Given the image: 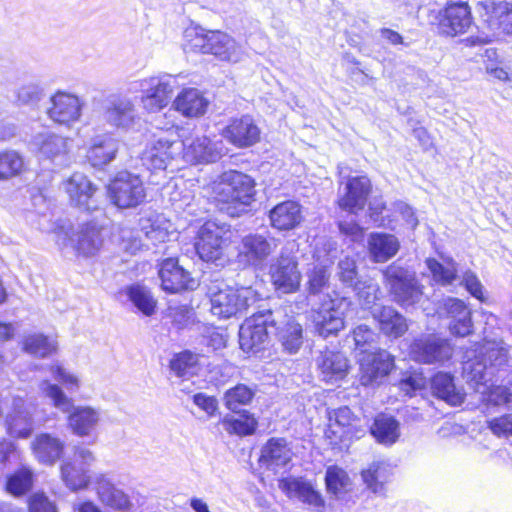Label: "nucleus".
Listing matches in <instances>:
<instances>
[{
  "instance_id": "obj_1",
  "label": "nucleus",
  "mask_w": 512,
  "mask_h": 512,
  "mask_svg": "<svg viewBox=\"0 0 512 512\" xmlns=\"http://www.w3.org/2000/svg\"><path fill=\"white\" fill-rule=\"evenodd\" d=\"M39 389L56 409L68 414L67 424L74 435L81 438H96V429L102 417L100 409L84 405L75 406L73 399L67 396L58 384L48 380H43Z\"/></svg>"
},
{
  "instance_id": "obj_2",
  "label": "nucleus",
  "mask_w": 512,
  "mask_h": 512,
  "mask_svg": "<svg viewBox=\"0 0 512 512\" xmlns=\"http://www.w3.org/2000/svg\"><path fill=\"white\" fill-rule=\"evenodd\" d=\"M211 189L213 198L222 205L220 209L232 217L246 212L255 196L254 180L235 170L222 173Z\"/></svg>"
},
{
  "instance_id": "obj_3",
  "label": "nucleus",
  "mask_w": 512,
  "mask_h": 512,
  "mask_svg": "<svg viewBox=\"0 0 512 512\" xmlns=\"http://www.w3.org/2000/svg\"><path fill=\"white\" fill-rule=\"evenodd\" d=\"M0 416L5 418L6 431L13 438L27 439L36 427L45 423V419L36 417L33 404L9 393L0 397Z\"/></svg>"
},
{
  "instance_id": "obj_4",
  "label": "nucleus",
  "mask_w": 512,
  "mask_h": 512,
  "mask_svg": "<svg viewBox=\"0 0 512 512\" xmlns=\"http://www.w3.org/2000/svg\"><path fill=\"white\" fill-rule=\"evenodd\" d=\"M190 38L191 48L203 54H211L216 59L238 63L244 57L243 47L229 34L221 31H207L203 29H192L186 32Z\"/></svg>"
},
{
  "instance_id": "obj_5",
  "label": "nucleus",
  "mask_w": 512,
  "mask_h": 512,
  "mask_svg": "<svg viewBox=\"0 0 512 512\" xmlns=\"http://www.w3.org/2000/svg\"><path fill=\"white\" fill-rule=\"evenodd\" d=\"M55 235L56 243L63 252L72 249L77 256L84 258L95 256L103 244L101 227L94 221L79 225L76 231L70 226H60Z\"/></svg>"
},
{
  "instance_id": "obj_6",
  "label": "nucleus",
  "mask_w": 512,
  "mask_h": 512,
  "mask_svg": "<svg viewBox=\"0 0 512 512\" xmlns=\"http://www.w3.org/2000/svg\"><path fill=\"white\" fill-rule=\"evenodd\" d=\"M351 302L344 297L325 294L320 306L312 314V321L316 332L327 338L337 335L344 328V317L349 310Z\"/></svg>"
},
{
  "instance_id": "obj_7",
  "label": "nucleus",
  "mask_w": 512,
  "mask_h": 512,
  "mask_svg": "<svg viewBox=\"0 0 512 512\" xmlns=\"http://www.w3.org/2000/svg\"><path fill=\"white\" fill-rule=\"evenodd\" d=\"M231 236L227 226L207 221L198 230L196 252L203 261L222 264Z\"/></svg>"
},
{
  "instance_id": "obj_8",
  "label": "nucleus",
  "mask_w": 512,
  "mask_h": 512,
  "mask_svg": "<svg viewBox=\"0 0 512 512\" xmlns=\"http://www.w3.org/2000/svg\"><path fill=\"white\" fill-rule=\"evenodd\" d=\"M463 375L466 381L482 395V400L494 405L512 402V386H494L485 364L481 362L464 361Z\"/></svg>"
},
{
  "instance_id": "obj_9",
  "label": "nucleus",
  "mask_w": 512,
  "mask_h": 512,
  "mask_svg": "<svg viewBox=\"0 0 512 512\" xmlns=\"http://www.w3.org/2000/svg\"><path fill=\"white\" fill-rule=\"evenodd\" d=\"M107 194L112 204L121 209H128L144 202L146 189L140 176L122 171L108 184Z\"/></svg>"
},
{
  "instance_id": "obj_10",
  "label": "nucleus",
  "mask_w": 512,
  "mask_h": 512,
  "mask_svg": "<svg viewBox=\"0 0 512 512\" xmlns=\"http://www.w3.org/2000/svg\"><path fill=\"white\" fill-rule=\"evenodd\" d=\"M383 275L393 300L399 305L408 307L420 301L423 295L422 286L413 273L391 264L383 271Z\"/></svg>"
},
{
  "instance_id": "obj_11",
  "label": "nucleus",
  "mask_w": 512,
  "mask_h": 512,
  "mask_svg": "<svg viewBox=\"0 0 512 512\" xmlns=\"http://www.w3.org/2000/svg\"><path fill=\"white\" fill-rule=\"evenodd\" d=\"M181 155V144L174 132L154 135L142 153L141 161L148 170L164 171Z\"/></svg>"
},
{
  "instance_id": "obj_12",
  "label": "nucleus",
  "mask_w": 512,
  "mask_h": 512,
  "mask_svg": "<svg viewBox=\"0 0 512 512\" xmlns=\"http://www.w3.org/2000/svg\"><path fill=\"white\" fill-rule=\"evenodd\" d=\"M257 300L258 295L251 287H241L239 289L226 287L212 295L211 313L218 318H230L244 312Z\"/></svg>"
},
{
  "instance_id": "obj_13",
  "label": "nucleus",
  "mask_w": 512,
  "mask_h": 512,
  "mask_svg": "<svg viewBox=\"0 0 512 512\" xmlns=\"http://www.w3.org/2000/svg\"><path fill=\"white\" fill-rule=\"evenodd\" d=\"M177 87H179L178 76L173 75L140 80L139 88L143 108L150 113L159 112L168 105L171 95Z\"/></svg>"
},
{
  "instance_id": "obj_14",
  "label": "nucleus",
  "mask_w": 512,
  "mask_h": 512,
  "mask_svg": "<svg viewBox=\"0 0 512 512\" xmlns=\"http://www.w3.org/2000/svg\"><path fill=\"white\" fill-rule=\"evenodd\" d=\"M273 323L272 312L269 310L247 318L239 329L241 350L248 355H254L264 349L269 338L268 327Z\"/></svg>"
},
{
  "instance_id": "obj_15",
  "label": "nucleus",
  "mask_w": 512,
  "mask_h": 512,
  "mask_svg": "<svg viewBox=\"0 0 512 512\" xmlns=\"http://www.w3.org/2000/svg\"><path fill=\"white\" fill-rule=\"evenodd\" d=\"M335 257V242L326 240L322 243L321 247L317 245L313 254L315 263L306 273L309 297L320 296L329 287V266L333 263Z\"/></svg>"
},
{
  "instance_id": "obj_16",
  "label": "nucleus",
  "mask_w": 512,
  "mask_h": 512,
  "mask_svg": "<svg viewBox=\"0 0 512 512\" xmlns=\"http://www.w3.org/2000/svg\"><path fill=\"white\" fill-rule=\"evenodd\" d=\"M293 244L287 243L280 256L270 266V277L275 288L282 293L296 292L301 283L302 275L298 269L296 256L292 254Z\"/></svg>"
},
{
  "instance_id": "obj_17",
  "label": "nucleus",
  "mask_w": 512,
  "mask_h": 512,
  "mask_svg": "<svg viewBox=\"0 0 512 512\" xmlns=\"http://www.w3.org/2000/svg\"><path fill=\"white\" fill-rule=\"evenodd\" d=\"M104 122L117 130L128 131L139 120L136 105L131 97L124 94H111L106 99L103 110Z\"/></svg>"
},
{
  "instance_id": "obj_18",
  "label": "nucleus",
  "mask_w": 512,
  "mask_h": 512,
  "mask_svg": "<svg viewBox=\"0 0 512 512\" xmlns=\"http://www.w3.org/2000/svg\"><path fill=\"white\" fill-rule=\"evenodd\" d=\"M180 144V156L190 164L213 163L225 154V147L221 140L213 141L206 136L186 138Z\"/></svg>"
},
{
  "instance_id": "obj_19",
  "label": "nucleus",
  "mask_w": 512,
  "mask_h": 512,
  "mask_svg": "<svg viewBox=\"0 0 512 512\" xmlns=\"http://www.w3.org/2000/svg\"><path fill=\"white\" fill-rule=\"evenodd\" d=\"M83 106L77 95L58 90L49 98L46 114L55 123L71 126L80 120Z\"/></svg>"
},
{
  "instance_id": "obj_20",
  "label": "nucleus",
  "mask_w": 512,
  "mask_h": 512,
  "mask_svg": "<svg viewBox=\"0 0 512 512\" xmlns=\"http://www.w3.org/2000/svg\"><path fill=\"white\" fill-rule=\"evenodd\" d=\"M410 354L418 362L444 363L452 357L453 346L448 339L430 334L416 339L411 345Z\"/></svg>"
},
{
  "instance_id": "obj_21",
  "label": "nucleus",
  "mask_w": 512,
  "mask_h": 512,
  "mask_svg": "<svg viewBox=\"0 0 512 512\" xmlns=\"http://www.w3.org/2000/svg\"><path fill=\"white\" fill-rule=\"evenodd\" d=\"M278 240L261 234L244 236L238 247L237 258L245 265L260 266L275 251Z\"/></svg>"
},
{
  "instance_id": "obj_22",
  "label": "nucleus",
  "mask_w": 512,
  "mask_h": 512,
  "mask_svg": "<svg viewBox=\"0 0 512 512\" xmlns=\"http://www.w3.org/2000/svg\"><path fill=\"white\" fill-rule=\"evenodd\" d=\"M360 383L364 386L379 383L394 367V359L386 350H375L359 356Z\"/></svg>"
},
{
  "instance_id": "obj_23",
  "label": "nucleus",
  "mask_w": 512,
  "mask_h": 512,
  "mask_svg": "<svg viewBox=\"0 0 512 512\" xmlns=\"http://www.w3.org/2000/svg\"><path fill=\"white\" fill-rule=\"evenodd\" d=\"M360 420L347 406L340 407L329 413V426L326 436L337 444L352 438H360L364 430L360 428Z\"/></svg>"
},
{
  "instance_id": "obj_24",
  "label": "nucleus",
  "mask_w": 512,
  "mask_h": 512,
  "mask_svg": "<svg viewBox=\"0 0 512 512\" xmlns=\"http://www.w3.org/2000/svg\"><path fill=\"white\" fill-rule=\"evenodd\" d=\"M95 491L99 502L117 512H133L135 509L132 498L118 488L106 474L94 477Z\"/></svg>"
},
{
  "instance_id": "obj_25",
  "label": "nucleus",
  "mask_w": 512,
  "mask_h": 512,
  "mask_svg": "<svg viewBox=\"0 0 512 512\" xmlns=\"http://www.w3.org/2000/svg\"><path fill=\"white\" fill-rule=\"evenodd\" d=\"M120 141L112 133H97L86 144V158L94 167H103L115 160Z\"/></svg>"
},
{
  "instance_id": "obj_26",
  "label": "nucleus",
  "mask_w": 512,
  "mask_h": 512,
  "mask_svg": "<svg viewBox=\"0 0 512 512\" xmlns=\"http://www.w3.org/2000/svg\"><path fill=\"white\" fill-rule=\"evenodd\" d=\"M440 317L450 320L449 330L456 336H467L472 332L471 311L462 300L456 298L444 299L437 309Z\"/></svg>"
},
{
  "instance_id": "obj_27",
  "label": "nucleus",
  "mask_w": 512,
  "mask_h": 512,
  "mask_svg": "<svg viewBox=\"0 0 512 512\" xmlns=\"http://www.w3.org/2000/svg\"><path fill=\"white\" fill-rule=\"evenodd\" d=\"M31 145L39 156L54 163L64 164L69 153V139L50 131H43L32 137Z\"/></svg>"
},
{
  "instance_id": "obj_28",
  "label": "nucleus",
  "mask_w": 512,
  "mask_h": 512,
  "mask_svg": "<svg viewBox=\"0 0 512 512\" xmlns=\"http://www.w3.org/2000/svg\"><path fill=\"white\" fill-rule=\"evenodd\" d=\"M261 130L250 115L231 120L222 136L238 148L253 146L260 140Z\"/></svg>"
},
{
  "instance_id": "obj_29",
  "label": "nucleus",
  "mask_w": 512,
  "mask_h": 512,
  "mask_svg": "<svg viewBox=\"0 0 512 512\" xmlns=\"http://www.w3.org/2000/svg\"><path fill=\"white\" fill-rule=\"evenodd\" d=\"M279 488L288 498L297 499L315 509H322L325 505L314 484L302 477L283 478L279 480Z\"/></svg>"
},
{
  "instance_id": "obj_30",
  "label": "nucleus",
  "mask_w": 512,
  "mask_h": 512,
  "mask_svg": "<svg viewBox=\"0 0 512 512\" xmlns=\"http://www.w3.org/2000/svg\"><path fill=\"white\" fill-rule=\"evenodd\" d=\"M371 191V183L366 176L348 178L343 194L338 199L339 207L356 214L362 210Z\"/></svg>"
},
{
  "instance_id": "obj_31",
  "label": "nucleus",
  "mask_w": 512,
  "mask_h": 512,
  "mask_svg": "<svg viewBox=\"0 0 512 512\" xmlns=\"http://www.w3.org/2000/svg\"><path fill=\"white\" fill-rule=\"evenodd\" d=\"M161 287L169 293H177L185 289H194L197 282L190 277L175 258H167L162 261L159 269Z\"/></svg>"
},
{
  "instance_id": "obj_32",
  "label": "nucleus",
  "mask_w": 512,
  "mask_h": 512,
  "mask_svg": "<svg viewBox=\"0 0 512 512\" xmlns=\"http://www.w3.org/2000/svg\"><path fill=\"white\" fill-rule=\"evenodd\" d=\"M465 359V361L481 362L485 364L489 375H493V369L495 367H501L506 364L508 350L501 341H485L475 349L467 351Z\"/></svg>"
},
{
  "instance_id": "obj_33",
  "label": "nucleus",
  "mask_w": 512,
  "mask_h": 512,
  "mask_svg": "<svg viewBox=\"0 0 512 512\" xmlns=\"http://www.w3.org/2000/svg\"><path fill=\"white\" fill-rule=\"evenodd\" d=\"M292 456L293 452L284 438H271L261 449L259 463L262 467L277 472L290 464Z\"/></svg>"
},
{
  "instance_id": "obj_34",
  "label": "nucleus",
  "mask_w": 512,
  "mask_h": 512,
  "mask_svg": "<svg viewBox=\"0 0 512 512\" xmlns=\"http://www.w3.org/2000/svg\"><path fill=\"white\" fill-rule=\"evenodd\" d=\"M472 24L471 12L464 2L451 3L445 9V14L440 21L441 33L448 36H456L465 33Z\"/></svg>"
},
{
  "instance_id": "obj_35",
  "label": "nucleus",
  "mask_w": 512,
  "mask_h": 512,
  "mask_svg": "<svg viewBox=\"0 0 512 512\" xmlns=\"http://www.w3.org/2000/svg\"><path fill=\"white\" fill-rule=\"evenodd\" d=\"M209 100L197 88L181 90L172 102V108L186 118H197L205 114Z\"/></svg>"
},
{
  "instance_id": "obj_36",
  "label": "nucleus",
  "mask_w": 512,
  "mask_h": 512,
  "mask_svg": "<svg viewBox=\"0 0 512 512\" xmlns=\"http://www.w3.org/2000/svg\"><path fill=\"white\" fill-rule=\"evenodd\" d=\"M30 447L39 463L53 465L62 456L65 443L49 433H40L31 441Z\"/></svg>"
},
{
  "instance_id": "obj_37",
  "label": "nucleus",
  "mask_w": 512,
  "mask_h": 512,
  "mask_svg": "<svg viewBox=\"0 0 512 512\" xmlns=\"http://www.w3.org/2000/svg\"><path fill=\"white\" fill-rule=\"evenodd\" d=\"M64 189L74 205L86 210L92 209L90 201L97 188L85 174H72L64 182Z\"/></svg>"
},
{
  "instance_id": "obj_38",
  "label": "nucleus",
  "mask_w": 512,
  "mask_h": 512,
  "mask_svg": "<svg viewBox=\"0 0 512 512\" xmlns=\"http://www.w3.org/2000/svg\"><path fill=\"white\" fill-rule=\"evenodd\" d=\"M317 366L322 380L334 383L342 380L348 372V360L340 352L325 350L317 358Z\"/></svg>"
},
{
  "instance_id": "obj_39",
  "label": "nucleus",
  "mask_w": 512,
  "mask_h": 512,
  "mask_svg": "<svg viewBox=\"0 0 512 512\" xmlns=\"http://www.w3.org/2000/svg\"><path fill=\"white\" fill-rule=\"evenodd\" d=\"M271 226L279 231L295 229L302 221L301 206L295 201H284L269 213Z\"/></svg>"
},
{
  "instance_id": "obj_40",
  "label": "nucleus",
  "mask_w": 512,
  "mask_h": 512,
  "mask_svg": "<svg viewBox=\"0 0 512 512\" xmlns=\"http://www.w3.org/2000/svg\"><path fill=\"white\" fill-rule=\"evenodd\" d=\"M361 476L372 493L384 496L387 491L386 484L393 476V467L385 461H375L362 471Z\"/></svg>"
},
{
  "instance_id": "obj_41",
  "label": "nucleus",
  "mask_w": 512,
  "mask_h": 512,
  "mask_svg": "<svg viewBox=\"0 0 512 512\" xmlns=\"http://www.w3.org/2000/svg\"><path fill=\"white\" fill-rule=\"evenodd\" d=\"M372 315L387 336L398 338L408 329L406 319L391 306L374 308Z\"/></svg>"
},
{
  "instance_id": "obj_42",
  "label": "nucleus",
  "mask_w": 512,
  "mask_h": 512,
  "mask_svg": "<svg viewBox=\"0 0 512 512\" xmlns=\"http://www.w3.org/2000/svg\"><path fill=\"white\" fill-rule=\"evenodd\" d=\"M370 432L378 443L391 446L398 441L401 435L400 423L393 416L379 414L375 417Z\"/></svg>"
},
{
  "instance_id": "obj_43",
  "label": "nucleus",
  "mask_w": 512,
  "mask_h": 512,
  "mask_svg": "<svg viewBox=\"0 0 512 512\" xmlns=\"http://www.w3.org/2000/svg\"><path fill=\"white\" fill-rule=\"evenodd\" d=\"M398 239L390 234L373 233L368 240V249L374 262L382 263L392 258L399 250Z\"/></svg>"
},
{
  "instance_id": "obj_44",
  "label": "nucleus",
  "mask_w": 512,
  "mask_h": 512,
  "mask_svg": "<svg viewBox=\"0 0 512 512\" xmlns=\"http://www.w3.org/2000/svg\"><path fill=\"white\" fill-rule=\"evenodd\" d=\"M431 389L438 398L452 406L460 405L464 400V394L458 389L452 375L439 372L431 379Z\"/></svg>"
},
{
  "instance_id": "obj_45",
  "label": "nucleus",
  "mask_w": 512,
  "mask_h": 512,
  "mask_svg": "<svg viewBox=\"0 0 512 512\" xmlns=\"http://www.w3.org/2000/svg\"><path fill=\"white\" fill-rule=\"evenodd\" d=\"M122 294L143 315L151 316L155 313L157 301L146 286L132 284L125 287Z\"/></svg>"
},
{
  "instance_id": "obj_46",
  "label": "nucleus",
  "mask_w": 512,
  "mask_h": 512,
  "mask_svg": "<svg viewBox=\"0 0 512 512\" xmlns=\"http://www.w3.org/2000/svg\"><path fill=\"white\" fill-rule=\"evenodd\" d=\"M278 339L285 351L290 354L298 352L303 344V328L294 318H289L278 328Z\"/></svg>"
},
{
  "instance_id": "obj_47",
  "label": "nucleus",
  "mask_w": 512,
  "mask_h": 512,
  "mask_svg": "<svg viewBox=\"0 0 512 512\" xmlns=\"http://www.w3.org/2000/svg\"><path fill=\"white\" fill-rule=\"evenodd\" d=\"M61 478L71 491L85 489L91 481L87 468L72 461L61 465Z\"/></svg>"
},
{
  "instance_id": "obj_48",
  "label": "nucleus",
  "mask_w": 512,
  "mask_h": 512,
  "mask_svg": "<svg viewBox=\"0 0 512 512\" xmlns=\"http://www.w3.org/2000/svg\"><path fill=\"white\" fill-rule=\"evenodd\" d=\"M488 22L492 29L512 35V4L508 2L493 3Z\"/></svg>"
},
{
  "instance_id": "obj_49",
  "label": "nucleus",
  "mask_w": 512,
  "mask_h": 512,
  "mask_svg": "<svg viewBox=\"0 0 512 512\" xmlns=\"http://www.w3.org/2000/svg\"><path fill=\"white\" fill-rule=\"evenodd\" d=\"M25 171L24 157L15 150L0 152V181H8Z\"/></svg>"
},
{
  "instance_id": "obj_50",
  "label": "nucleus",
  "mask_w": 512,
  "mask_h": 512,
  "mask_svg": "<svg viewBox=\"0 0 512 512\" xmlns=\"http://www.w3.org/2000/svg\"><path fill=\"white\" fill-rule=\"evenodd\" d=\"M56 348V341L41 333L27 335L23 341L24 351L36 357H47L55 352Z\"/></svg>"
},
{
  "instance_id": "obj_51",
  "label": "nucleus",
  "mask_w": 512,
  "mask_h": 512,
  "mask_svg": "<svg viewBox=\"0 0 512 512\" xmlns=\"http://www.w3.org/2000/svg\"><path fill=\"white\" fill-rule=\"evenodd\" d=\"M172 372L180 378H189L199 370L198 356L189 351L177 354L170 363Z\"/></svg>"
},
{
  "instance_id": "obj_52",
  "label": "nucleus",
  "mask_w": 512,
  "mask_h": 512,
  "mask_svg": "<svg viewBox=\"0 0 512 512\" xmlns=\"http://www.w3.org/2000/svg\"><path fill=\"white\" fill-rule=\"evenodd\" d=\"M255 396V391L245 384H238L224 394V405L227 409L237 412L241 406L248 405Z\"/></svg>"
},
{
  "instance_id": "obj_53",
  "label": "nucleus",
  "mask_w": 512,
  "mask_h": 512,
  "mask_svg": "<svg viewBox=\"0 0 512 512\" xmlns=\"http://www.w3.org/2000/svg\"><path fill=\"white\" fill-rule=\"evenodd\" d=\"M171 223L161 216L150 218L142 223V231L152 244L163 243L169 239Z\"/></svg>"
},
{
  "instance_id": "obj_54",
  "label": "nucleus",
  "mask_w": 512,
  "mask_h": 512,
  "mask_svg": "<svg viewBox=\"0 0 512 512\" xmlns=\"http://www.w3.org/2000/svg\"><path fill=\"white\" fill-rule=\"evenodd\" d=\"M32 485V470L22 467L7 478L6 490L14 496H21L27 493L32 488Z\"/></svg>"
},
{
  "instance_id": "obj_55",
  "label": "nucleus",
  "mask_w": 512,
  "mask_h": 512,
  "mask_svg": "<svg viewBox=\"0 0 512 512\" xmlns=\"http://www.w3.org/2000/svg\"><path fill=\"white\" fill-rule=\"evenodd\" d=\"M223 426L230 434L246 436L255 432L257 420L252 415H242L238 418L227 416L223 419Z\"/></svg>"
},
{
  "instance_id": "obj_56",
  "label": "nucleus",
  "mask_w": 512,
  "mask_h": 512,
  "mask_svg": "<svg viewBox=\"0 0 512 512\" xmlns=\"http://www.w3.org/2000/svg\"><path fill=\"white\" fill-rule=\"evenodd\" d=\"M426 264L437 283L448 285L455 280L457 273L455 262L449 261L446 264H442L435 259H427Z\"/></svg>"
},
{
  "instance_id": "obj_57",
  "label": "nucleus",
  "mask_w": 512,
  "mask_h": 512,
  "mask_svg": "<svg viewBox=\"0 0 512 512\" xmlns=\"http://www.w3.org/2000/svg\"><path fill=\"white\" fill-rule=\"evenodd\" d=\"M325 482L327 491L338 495L346 491L350 480L344 469L338 466H329L326 470Z\"/></svg>"
},
{
  "instance_id": "obj_58",
  "label": "nucleus",
  "mask_w": 512,
  "mask_h": 512,
  "mask_svg": "<svg viewBox=\"0 0 512 512\" xmlns=\"http://www.w3.org/2000/svg\"><path fill=\"white\" fill-rule=\"evenodd\" d=\"M377 338L378 335L365 324L358 325L353 330V339L356 349L360 351V356L374 351Z\"/></svg>"
},
{
  "instance_id": "obj_59",
  "label": "nucleus",
  "mask_w": 512,
  "mask_h": 512,
  "mask_svg": "<svg viewBox=\"0 0 512 512\" xmlns=\"http://www.w3.org/2000/svg\"><path fill=\"white\" fill-rule=\"evenodd\" d=\"M15 95L20 105H36L42 100L44 90L38 83L28 82L19 86Z\"/></svg>"
},
{
  "instance_id": "obj_60",
  "label": "nucleus",
  "mask_w": 512,
  "mask_h": 512,
  "mask_svg": "<svg viewBox=\"0 0 512 512\" xmlns=\"http://www.w3.org/2000/svg\"><path fill=\"white\" fill-rule=\"evenodd\" d=\"M50 371L54 379L63 385L68 392L74 393L80 389L81 380L77 374L60 364L52 365Z\"/></svg>"
},
{
  "instance_id": "obj_61",
  "label": "nucleus",
  "mask_w": 512,
  "mask_h": 512,
  "mask_svg": "<svg viewBox=\"0 0 512 512\" xmlns=\"http://www.w3.org/2000/svg\"><path fill=\"white\" fill-rule=\"evenodd\" d=\"M352 286L359 300L367 307L373 304L378 298L379 286L372 280L357 281Z\"/></svg>"
},
{
  "instance_id": "obj_62",
  "label": "nucleus",
  "mask_w": 512,
  "mask_h": 512,
  "mask_svg": "<svg viewBox=\"0 0 512 512\" xmlns=\"http://www.w3.org/2000/svg\"><path fill=\"white\" fill-rule=\"evenodd\" d=\"M426 386V378L420 372H411L399 382L400 390L409 397Z\"/></svg>"
},
{
  "instance_id": "obj_63",
  "label": "nucleus",
  "mask_w": 512,
  "mask_h": 512,
  "mask_svg": "<svg viewBox=\"0 0 512 512\" xmlns=\"http://www.w3.org/2000/svg\"><path fill=\"white\" fill-rule=\"evenodd\" d=\"M338 277L339 279L348 286H352L356 283L358 275L356 260L353 257L345 256L340 259L338 263Z\"/></svg>"
},
{
  "instance_id": "obj_64",
  "label": "nucleus",
  "mask_w": 512,
  "mask_h": 512,
  "mask_svg": "<svg viewBox=\"0 0 512 512\" xmlns=\"http://www.w3.org/2000/svg\"><path fill=\"white\" fill-rule=\"evenodd\" d=\"M29 512H58L56 505L44 493H34L29 499Z\"/></svg>"
}]
</instances>
